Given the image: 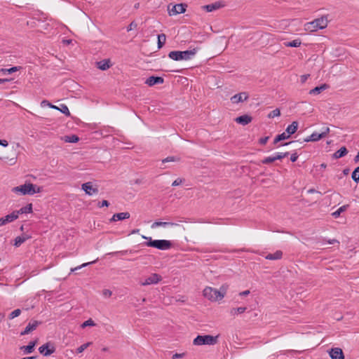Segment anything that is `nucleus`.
I'll return each instance as SVG.
<instances>
[{
  "label": "nucleus",
  "mask_w": 359,
  "mask_h": 359,
  "mask_svg": "<svg viewBox=\"0 0 359 359\" xmlns=\"http://www.w3.org/2000/svg\"><path fill=\"white\" fill-rule=\"evenodd\" d=\"M43 191L42 187H39L31 182H25L22 185L15 187L13 188L12 191L14 193L20 192L22 195H34L37 193H41Z\"/></svg>",
  "instance_id": "nucleus-1"
},
{
  "label": "nucleus",
  "mask_w": 359,
  "mask_h": 359,
  "mask_svg": "<svg viewBox=\"0 0 359 359\" xmlns=\"http://www.w3.org/2000/svg\"><path fill=\"white\" fill-rule=\"evenodd\" d=\"M198 50H200V48L196 47L193 49L184 51L172 50L168 53V57L175 61L189 60L196 54Z\"/></svg>",
  "instance_id": "nucleus-2"
},
{
  "label": "nucleus",
  "mask_w": 359,
  "mask_h": 359,
  "mask_svg": "<svg viewBox=\"0 0 359 359\" xmlns=\"http://www.w3.org/2000/svg\"><path fill=\"white\" fill-rule=\"evenodd\" d=\"M142 238L147 240L143 245L151 247L161 250H166L172 247V243L168 240H153L151 237L142 236Z\"/></svg>",
  "instance_id": "nucleus-3"
},
{
  "label": "nucleus",
  "mask_w": 359,
  "mask_h": 359,
  "mask_svg": "<svg viewBox=\"0 0 359 359\" xmlns=\"http://www.w3.org/2000/svg\"><path fill=\"white\" fill-rule=\"evenodd\" d=\"M227 290V286L222 285L220 287V290H218L217 289L210 287H206L203 290V296L208 299L210 301H218L222 299L224 294H226Z\"/></svg>",
  "instance_id": "nucleus-4"
},
{
  "label": "nucleus",
  "mask_w": 359,
  "mask_h": 359,
  "mask_svg": "<svg viewBox=\"0 0 359 359\" xmlns=\"http://www.w3.org/2000/svg\"><path fill=\"white\" fill-rule=\"evenodd\" d=\"M327 19L326 17L315 19L312 22H308L305 25V29L310 32H316L318 29H322L327 26Z\"/></svg>",
  "instance_id": "nucleus-5"
},
{
  "label": "nucleus",
  "mask_w": 359,
  "mask_h": 359,
  "mask_svg": "<svg viewBox=\"0 0 359 359\" xmlns=\"http://www.w3.org/2000/svg\"><path fill=\"white\" fill-rule=\"evenodd\" d=\"M218 336L213 337L212 335H198L193 341L194 345H215L217 343Z\"/></svg>",
  "instance_id": "nucleus-6"
},
{
  "label": "nucleus",
  "mask_w": 359,
  "mask_h": 359,
  "mask_svg": "<svg viewBox=\"0 0 359 359\" xmlns=\"http://www.w3.org/2000/svg\"><path fill=\"white\" fill-rule=\"evenodd\" d=\"M170 5L171 4L168 6V13L170 15H175L177 14L184 13L186 11V8L187 7V5L183 3L173 5L171 8Z\"/></svg>",
  "instance_id": "nucleus-7"
},
{
  "label": "nucleus",
  "mask_w": 359,
  "mask_h": 359,
  "mask_svg": "<svg viewBox=\"0 0 359 359\" xmlns=\"http://www.w3.org/2000/svg\"><path fill=\"white\" fill-rule=\"evenodd\" d=\"M39 351L44 356H49L55 351L54 344L50 341L44 344L39 348Z\"/></svg>",
  "instance_id": "nucleus-8"
},
{
  "label": "nucleus",
  "mask_w": 359,
  "mask_h": 359,
  "mask_svg": "<svg viewBox=\"0 0 359 359\" xmlns=\"http://www.w3.org/2000/svg\"><path fill=\"white\" fill-rule=\"evenodd\" d=\"M42 324L41 321L32 320L28 325L26 326L25 330L21 332L20 335H26L35 330L37 327Z\"/></svg>",
  "instance_id": "nucleus-9"
},
{
  "label": "nucleus",
  "mask_w": 359,
  "mask_h": 359,
  "mask_svg": "<svg viewBox=\"0 0 359 359\" xmlns=\"http://www.w3.org/2000/svg\"><path fill=\"white\" fill-rule=\"evenodd\" d=\"M161 280V276L158 273H152L149 277L147 278L144 282H142L141 285L145 286L151 284H156Z\"/></svg>",
  "instance_id": "nucleus-10"
},
{
  "label": "nucleus",
  "mask_w": 359,
  "mask_h": 359,
  "mask_svg": "<svg viewBox=\"0 0 359 359\" xmlns=\"http://www.w3.org/2000/svg\"><path fill=\"white\" fill-rule=\"evenodd\" d=\"M248 98L249 95L247 92H241L232 96L230 100L233 104H237L246 101Z\"/></svg>",
  "instance_id": "nucleus-11"
},
{
  "label": "nucleus",
  "mask_w": 359,
  "mask_h": 359,
  "mask_svg": "<svg viewBox=\"0 0 359 359\" xmlns=\"http://www.w3.org/2000/svg\"><path fill=\"white\" fill-rule=\"evenodd\" d=\"M81 189L89 196L98 193V189L97 187H93V184L90 182L83 183L81 185Z\"/></svg>",
  "instance_id": "nucleus-12"
},
{
  "label": "nucleus",
  "mask_w": 359,
  "mask_h": 359,
  "mask_svg": "<svg viewBox=\"0 0 359 359\" xmlns=\"http://www.w3.org/2000/svg\"><path fill=\"white\" fill-rule=\"evenodd\" d=\"M164 83V79L161 76H151L145 81V84L149 86H154L156 84H162Z\"/></svg>",
  "instance_id": "nucleus-13"
},
{
  "label": "nucleus",
  "mask_w": 359,
  "mask_h": 359,
  "mask_svg": "<svg viewBox=\"0 0 359 359\" xmlns=\"http://www.w3.org/2000/svg\"><path fill=\"white\" fill-rule=\"evenodd\" d=\"M332 359H344L343 351L340 348H332L329 352Z\"/></svg>",
  "instance_id": "nucleus-14"
},
{
  "label": "nucleus",
  "mask_w": 359,
  "mask_h": 359,
  "mask_svg": "<svg viewBox=\"0 0 359 359\" xmlns=\"http://www.w3.org/2000/svg\"><path fill=\"white\" fill-rule=\"evenodd\" d=\"M224 6V4L221 1H216L213 4L205 5L202 6V8L206 12H212Z\"/></svg>",
  "instance_id": "nucleus-15"
},
{
  "label": "nucleus",
  "mask_w": 359,
  "mask_h": 359,
  "mask_svg": "<svg viewBox=\"0 0 359 359\" xmlns=\"http://www.w3.org/2000/svg\"><path fill=\"white\" fill-rule=\"evenodd\" d=\"M252 120V117L248 114H244L238 116L235 118V121L242 126H246L249 124Z\"/></svg>",
  "instance_id": "nucleus-16"
},
{
  "label": "nucleus",
  "mask_w": 359,
  "mask_h": 359,
  "mask_svg": "<svg viewBox=\"0 0 359 359\" xmlns=\"http://www.w3.org/2000/svg\"><path fill=\"white\" fill-rule=\"evenodd\" d=\"M37 343L38 339H36L34 341H30L28 345L21 346L20 349L22 350L25 354L32 353L34 351V347L37 344Z\"/></svg>",
  "instance_id": "nucleus-17"
},
{
  "label": "nucleus",
  "mask_w": 359,
  "mask_h": 359,
  "mask_svg": "<svg viewBox=\"0 0 359 359\" xmlns=\"http://www.w3.org/2000/svg\"><path fill=\"white\" fill-rule=\"evenodd\" d=\"M130 217V214L128 212H119L114 214L111 218V222L121 221L126 219H128Z\"/></svg>",
  "instance_id": "nucleus-18"
},
{
  "label": "nucleus",
  "mask_w": 359,
  "mask_h": 359,
  "mask_svg": "<svg viewBox=\"0 0 359 359\" xmlns=\"http://www.w3.org/2000/svg\"><path fill=\"white\" fill-rule=\"evenodd\" d=\"M111 65V61L109 59H104L96 62V67L103 71L108 69Z\"/></svg>",
  "instance_id": "nucleus-19"
},
{
  "label": "nucleus",
  "mask_w": 359,
  "mask_h": 359,
  "mask_svg": "<svg viewBox=\"0 0 359 359\" xmlns=\"http://www.w3.org/2000/svg\"><path fill=\"white\" fill-rule=\"evenodd\" d=\"M298 126H299V123L297 121H293L290 125H289L287 127V128L285 130L286 135H289V137H290V135L294 134L298 129Z\"/></svg>",
  "instance_id": "nucleus-20"
},
{
  "label": "nucleus",
  "mask_w": 359,
  "mask_h": 359,
  "mask_svg": "<svg viewBox=\"0 0 359 359\" xmlns=\"http://www.w3.org/2000/svg\"><path fill=\"white\" fill-rule=\"evenodd\" d=\"M323 137V135L321 133H318L317 132L313 133L310 136H308L306 138L304 139V142H316L320 140H321Z\"/></svg>",
  "instance_id": "nucleus-21"
},
{
  "label": "nucleus",
  "mask_w": 359,
  "mask_h": 359,
  "mask_svg": "<svg viewBox=\"0 0 359 359\" xmlns=\"http://www.w3.org/2000/svg\"><path fill=\"white\" fill-rule=\"evenodd\" d=\"M15 220V215L14 214L11 213L9 215H7L6 216L4 217L0 218V226H4L7 223H10Z\"/></svg>",
  "instance_id": "nucleus-22"
},
{
  "label": "nucleus",
  "mask_w": 359,
  "mask_h": 359,
  "mask_svg": "<svg viewBox=\"0 0 359 359\" xmlns=\"http://www.w3.org/2000/svg\"><path fill=\"white\" fill-rule=\"evenodd\" d=\"M348 151L346 149V147H342L333 154L332 158L335 159L342 158L348 154Z\"/></svg>",
  "instance_id": "nucleus-23"
},
{
  "label": "nucleus",
  "mask_w": 359,
  "mask_h": 359,
  "mask_svg": "<svg viewBox=\"0 0 359 359\" xmlns=\"http://www.w3.org/2000/svg\"><path fill=\"white\" fill-rule=\"evenodd\" d=\"M283 257V252L281 250H276L274 253H269L265 259L269 260H278L280 259Z\"/></svg>",
  "instance_id": "nucleus-24"
},
{
  "label": "nucleus",
  "mask_w": 359,
  "mask_h": 359,
  "mask_svg": "<svg viewBox=\"0 0 359 359\" xmlns=\"http://www.w3.org/2000/svg\"><path fill=\"white\" fill-rule=\"evenodd\" d=\"M31 236L27 234H22V236H17L15 238L14 245L15 247L20 246L23 243H25L27 240L29 239Z\"/></svg>",
  "instance_id": "nucleus-25"
},
{
  "label": "nucleus",
  "mask_w": 359,
  "mask_h": 359,
  "mask_svg": "<svg viewBox=\"0 0 359 359\" xmlns=\"http://www.w3.org/2000/svg\"><path fill=\"white\" fill-rule=\"evenodd\" d=\"M329 86L326 83L322 84L319 86H316L314 88L311 89L309 91V94L311 95H318L322 93L325 89L328 88Z\"/></svg>",
  "instance_id": "nucleus-26"
},
{
  "label": "nucleus",
  "mask_w": 359,
  "mask_h": 359,
  "mask_svg": "<svg viewBox=\"0 0 359 359\" xmlns=\"http://www.w3.org/2000/svg\"><path fill=\"white\" fill-rule=\"evenodd\" d=\"M175 225H177V224L176 223H174V222H154L152 224H151V228H156L157 226H175Z\"/></svg>",
  "instance_id": "nucleus-27"
},
{
  "label": "nucleus",
  "mask_w": 359,
  "mask_h": 359,
  "mask_svg": "<svg viewBox=\"0 0 359 359\" xmlns=\"http://www.w3.org/2000/svg\"><path fill=\"white\" fill-rule=\"evenodd\" d=\"M63 140L65 142L76 143L79 141V137L76 135H65Z\"/></svg>",
  "instance_id": "nucleus-28"
},
{
  "label": "nucleus",
  "mask_w": 359,
  "mask_h": 359,
  "mask_svg": "<svg viewBox=\"0 0 359 359\" xmlns=\"http://www.w3.org/2000/svg\"><path fill=\"white\" fill-rule=\"evenodd\" d=\"M288 138L289 135H287L286 133L283 132V133L276 135V137L273 140V144L274 145H276L277 143H278L279 142L287 140Z\"/></svg>",
  "instance_id": "nucleus-29"
},
{
  "label": "nucleus",
  "mask_w": 359,
  "mask_h": 359,
  "mask_svg": "<svg viewBox=\"0 0 359 359\" xmlns=\"http://www.w3.org/2000/svg\"><path fill=\"white\" fill-rule=\"evenodd\" d=\"M246 309H247V307H245V306L233 308L231 309L230 313L231 316H235L236 315L243 313L246 311Z\"/></svg>",
  "instance_id": "nucleus-30"
},
{
  "label": "nucleus",
  "mask_w": 359,
  "mask_h": 359,
  "mask_svg": "<svg viewBox=\"0 0 359 359\" xmlns=\"http://www.w3.org/2000/svg\"><path fill=\"white\" fill-rule=\"evenodd\" d=\"M22 69V67H21V66H15V67H11L9 69H1V72L3 74H12V73H14L17 71Z\"/></svg>",
  "instance_id": "nucleus-31"
},
{
  "label": "nucleus",
  "mask_w": 359,
  "mask_h": 359,
  "mask_svg": "<svg viewBox=\"0 0 359 359\" xmlns=\"http://www.w3.org/2000/svg\"><path fill=\"white\" fill-rule=\"evenodd\" d=\"M349 205H344L338 208L335 212H334L332 215L334 218H337L340 216L341 213L346 211L348 208Z\"/></svg>",
  "instance_id": "nucleus-32"
},
{
  "label": "nucleus",
  "mask_w": 359,
  "mask_h": 359,
  "mask_svg": "<svg viewBox=\"0 0 359 359\" xmlns=\"http://www.w3.org/2000/svg\"><path fill=\"white\" fill-rule=\"evenodd\" d=\"M165 40H166V36L165 34H158V48L160 49L161 48L165 43Z\"/></svg>",
  "instance_id": "nucleus-33"
},
{
  "label": "nucleus",
  "mask_w": 359,
  "mask_h": 359,
  "mask_svg": "<svg viewBox=\"0 0 359 359\" xmlns=\"http://www.w3.org/2000/svg\"><path fill=\"white\" fill-rule=\"evenodd\" d=\"M302 42H301V40L300 39H294L292 41H288V42H286L285 43V46L286 47H299L300 46Z\"/></svg>",
  "instance_id": "nucleus-34"
},
{
  "label": "nucleus",
  "mask_w": 359,
  "mask_h": 359,
  "mask_svg": "<svg viewBox=\"0 0 359 359\" xmlns=\"http://www.w3.org/2000/svg\"><path fill=\"white\" fill-rule=\"evenodd\" d=\"M351 178L356 183L359 182V166L355 168L351 174Z\"/></svg>",
  "instance_id": "nucleus-35"
},
{
  "label": "nucleus",
  "mask_w": 359,
  "mask_h": 359,
  "mask_svg": "<svg viewBox=\"0 0 359 359\" xmlns=\"http://www.w3.org/2000/svg\"><path fill=\"white\" fill-rule=\"evenodd\" d=\"M57 109L60 110L62 114H65L66 116H70V112L67 105L62 104L60 105V107H58Z\"/></svg>",
  "instance_id": "nucleus-36"
},
{
  "label": "nucleus",
  "mask_w": 359,
  "mask_h": 359,
  "mask_svg": "<svg viewBox=\"0 0 359 359\" xmlns=\"http://www.w3.org/2000/svg\"><path fill=\"white\" fill-rule=\"evenodd\" d=\"M280 116V111L279 109L276 108L274 110L271 111L269 114H268V118H273L274 117H276V116Z\"/></svg>",
  "instance_id": "nucleus-37"
},
{
  "label": "nucleus",
  "mask_w": 359,
  "mask_h": 359,
  "mask_svg": "<svg viewBox=\"0 0 359 359\" xmlns=\"http://www.w3.org/2000/svg\"><path fill=\"white\" fill-rule=\"evenodd\" d=\"M92 344V342H87L86 344H82L81 346H80L79 347H78L76 348V353H82L85 349H86L90 344Z\"/></svg>",
  "instance_id": "nucleus-38"
},
{
  "label": "nucleus",
  "mask_w": 359,
  "mask_h": 359,
  "mask_svg": "<svg viewBox=\"0 0 359 359\" xmlns=\"http://www.w3.org/2000/svg\"><path fill=\"white\" fill-rule=\"evenodd\" d=\"M180 160V158L176 156H168L167 158L162 160V163H168V162H175V161H179Z\"/></svg>",
  "instance_id": "nucleus-39"
},
{
  "label": "nucleus",
  "mask_w": 359,
  "mask_h": 359,
  "mask_svg": "<svg viewBox=\"0 0 359 359\" xmlns=\"http://www.w3.org/2000/svg\"><path fill=\"white\" fill-rule=\"evenodd\" d=\"M21 313V310L20 309H17L15 310H14L13 311H12L10 314H9V319H13L14 318H16L18 316H19Z\"/></svg>",
  "instance_id": "nucleus-40"
},
{
  "label": "nucleus",
  "mask_w": 359,
  "mask_h": 359,
  "mask_svg": "<svg viewBox=\"0 0 359 359\" xmlns=\"http://www.w3.org/2000/svg\"><path fill=\"white\" fill-rule=\"evenodd\" d=\"M289 155V152H279L277 153L276 155L274 156L275 161L276 160H281L284 158L285 157H287Z\"/></svg>",
  "instance_id": "nucleus-41"
},
{
  "label": "nucleus",
  "mask_w": 359,
  "mask_h": 359,
  "mask_svg": "<svg viewBox=\"0 0 359 359\" xmlns=\"http://www.w3.org/2000/svg\"><path fill=\"white\" fill-rule=\"evenodd\" d=\"M25 214L32 212V204L28 203L26 206L21 208Z\"/></svg>",
  "instance_id": "nucleus-42"
},
{
  "label": "nucleus",
  "mask_w": 359,
  "mask_h": 359,
  "mask_svg": "<svg viewBox=\"0 0 359 359\" xmlns=\"http://www.w3.org/2000/svg\"><path fill=\"white\" fill-rule=\"evenodd\" d=\"M94 325H95L94 321L90 318V319L84 321L82 323L81 327L85 328L86 327H88V326H94Z\"/></svg>",
  "instance_id": "nucleus-43"
},
{
  "label": "nucleus",
  "mask_w": 359,
  "mask_h": 359,
  "mask_svg": "<svg viewBox=\"0 0 359 359\" xmlns=\"http://www.w3.org/2000/svg\"><path fill=\"white\" fill-rule=\"evenodd\" d=\"M274 161H276L274 156H268V157L264 158L262 161V163L263 164H269V163H273Z\"/></svg>",
  "instance_id": "nucleus-44"
},
{
  "label": "nucleus",
  "mask_w": 359,
  "mask_h": 359,
  "mask_svg": "<svg viewBox=\"0 0 359 359\" xmlns=\"http://www.w3.org/2000/svg\"><path fill=\"white\" fill-rule=\"evenodd\" d=\"M96 261H97V259H96V260H94V261H93V262H87V263H84V264H81V266H77V267H75V268H74V269H71V271H72V272H73V271H76V270H78V269H81V268H83V267L87 266H88V265H90V264H92L95 263Z\"/></svg>",
  "instance_id": "nucleus-45"
},
{
  "label": "nucleus",
  "mask_w": 359,
  "mask_h": 359,
  "mask_svg": "<svg viewBox=\"0 0 359 359\" xmlns=\"http://www.w3.org/2000/svg\"><path fill=\"white\" fill-rule=\"evenodd\" d=\"M109 205V203L108 201L107 200H103L102 202H99L98 203V205L97 206L99 208H102V207H108Z\"/></svg>",
  "instance_id": "nucleus-46"
},
{
  "label": "nucleus",
  "mask_w": 359,
  "mask_h": 359,
  "mask_svg": "<svg viewBox=\"0 0 359 359\" xmlns=\"http://www.w3.org/2000/svg\"><path fill=\"white\" fill-rule=\"evenodd\" d=\"M269 136H266V137H262L259 140V143L262 145H264L266 144L267 141L269 140Z\"/></svg>",
  "instance_id": "nucleus-47"
},
{
  "label": "nucleus",
  "mask_w": 359,
  "mask_h": 359,
  "mask_svg": "<svg viewBox=\"0 0 359 359\" xmlns=\"http://www.w3.org/2000/svg\"><path fill=\"white\" fill-rule=\"evenodd\" d=\"M137 23H135V22H132L128 27H127V31L128 32H130L131 30H133V29L136 28L137 27Z\"/></svg>",
  "instance_id": "nucleus-48"
},
{
  "label": "nucleus",
  "mask_w": 359,
  "mask_h": 359,
  "mask_svg": "<svg viewBox=\"0 0 359 359\" xmlns=\"http://www.w3.org/2000/svg\"><path fill=\"white\" fill-rule=\"evenodd\" d=\"M184 181V180L181 179V178H177L176 179L172 184V186L173 187H177L180 184H181L182 183V182Z\"/></svg>",
  "instance_id": "nucleus-49"
},
{
  "label": "nucleus",
  "mask_w": 359,
  "mask_h": 359,
  "mask_svg": "<svg viewBox=\"0 0 359 359\" xmlns=\"http://www.w3.org/2000/svg\"><path fill=\"white\" fill-rule=\"evenodd\" d=\"M13 214H14V215H15V219H17L19 217V215L20 214H25L24 212L22 211V208H20V210H15L13 212Z\"/></svg>",
  "instance_id": "nucleus-50"
},
{
  "label": "nucleus",
  "mask_w": 359,
  "mask_h": 359,
  "mask_svg": "<svg viewBox=\"0 0 359 359\" xmlns=\"http://www.w3.org/2000/svg\"><path fill=\"white\" fill-rule=\"evenodd\" d=\"M185 353H175L172 356V359H177V358H181L184 356Z\"/></svg>",
  "instance_id": "nucleus-51"
},
{
  "label": "nucleus",
  "mask_w": 359,
  "mask_h": 359,
  "mask_svg": "<svg viewBox=\"0 0 359 359\" xmlns=\"http://www.w3.org/2000/svg\"><path fill=\"white\" fill-rule=\"evenodd\" d=\"M297 158H298V155H297V153H294V154H292L291 155V156H290V161H291L292 162H295V161H297Z\"/></svg>",
  "instance_id": "nucleus-52"
},
{
  "label": "nucleus",
  "mask_w": 359,
  "mask_h": 359,
  "mask_svg": "<svg viewBox=\"0 0 359 359\" xmlns=\"http://www.w3.org/2000/svg\"><path fill=\"white\" fill-rule=\"evenodd\" d=\"M329 132H330V128L328 127L325 128L324 131H323L321 133L323 137H325L327 136V135L329 133Z\"/></svg>",
  "instance_id": "nucleus-53"
},
{
  "label": "nucleus",
  "mask_w": 359,
  "mask_h": 359,
  "mask_svg": "<svg viewBox=\"0 0 359 359\" xmlns=\"http://www.w3.org/2000/svg\"><path fill=\"white\" fill-rule=\"evenodd\" d=\"M307 192L309 194H313V193H318L320 194V195H323V194L320 191H316L315 189L312 188V189H310L307 191Z\"/></svg>",
  "instance_id": "nucleus-54"
},
{
  "label": "nucleus",
  "mask_w": 359,
  "mask_h": 359,
  "mask_svg": "<svg viewBox=\"0 0 359 359\" xmlns=\"http://www.w3.org/2000/svg\"><path fill=\"white\" fill-rule=\"evenodd\" d=\"M112 292L109 290H103V294L104 296L110 297L111 295Z\"/></svg>",
  "instance_id": "nucleus-55"
},
{
  "label": "nucleus",
  "mask_w": 359,
  "mask_h": 359,
  "mask_svg": "<svg viewBox=\"0 0 359 359\" xmlns=\"http://www.w3.org/2000/svg\"><path fill=\"white\" fill-rule=\"evenodd\" d=\"M309 74H304L301 76V81L302 83H304L306 82V81L307 80V79L309 77Z\"/></svg>",
  "instance_id": "nucleus-56"
},
{
  "label": "nucleus",
  "mask_w": 359,
  "mask_h": 359,
  "mask_svg": "<svg viewBox=\"0 0 359 359\" xmlns=\"http://www.w3.org/2000/svg\"><path fill=\"white\" fill-rule=\"evenodd\" d=\"M8 144L7 140H0V145L3 147H7Z\"/></svg>",
  "instance_id": "nucleus-57"
},
{
  "label": "nucleus",
  "mask_w": 359,
  "mask_h": 359,
  "mask_svg": "<svg viewBox=\"0 0 359 359\" xmlns=\"http://www.w3.org/2000/svg\"><path fill=\"white\" fill-rule=\"evenodd\" d=\"M250 290H245L243 292H240L239 295L240 296H247L250 294Z\"/></svg>",
  "instance_id": "nucleus-58"
},
{
  "label": "nucleus",
  "mask_w": 359,
  "mask_h": 359,
  "mask_svg": "<svg viewBox=\"0 0 359 359\" xmlns=\"http://www.w3.org/2000/svg\"><path fill=\"white\" fill-rule=\"evenodd\" d=\"M299 142V140L298 141H291V142H289L283 143L280 145L281 146H286V145L294 144V143H296V142Z\"/></svg>",
  "instance_id": "nucleus-59"
},
{
  "label": "nucleus",
  "mask_w": 359,
  "mask_h": 359,
  "mask_svg": "<svg viewBox=\"0 0 359 359\" xmlns=\"http://www.w3.org/2000/svg\"><path fill=\"white\" fill-rule=\"evenodd\" d=\"M11 80L10 79H0V84L1 83H4L6 82H8L10 81Z\"/></svg>",
  "instance_id": "nucleus-60"
},
{
  "label": "nucleus",
  "mask_w": 359,
  "mask_h": 359,
  "mask_svg": "<svg viewBox=\"0 0 359 359\" xmlns=\"http://www.w3.org/2000/svg\"><path fill=\"white\" fill-rule=\"evenodd\" d=\"M353 161L355 163L359 162V151L358 152L357 155L355 156Z\"/></svg>",
  "instance_id": "nucleus-61"
},
{
  "label": "nucleus",
  "mask_w": 359,
  "mask_h": 359,
  "mask_svg": "<svg viewBox=\"0 0 359 359\" xmlns=\"http://www.w3.org/2000/svg\"><path fill=\"white\" fill-rule=\"evenodd\" d=\"M348 173H349V169H348V168H345V169L343 170V174H344V175H347Z\"/></svg>",
  "instance_id": "nucleus-62"
},
{
  "label": "nucleus",
  "mask_w": 359,
  "mask_h": 359,
  "mask_svg": "<svg viewBox=\"0 0 359 359\" xmlns=\"http://www.w3.org/2000/svg\"><path fill=\"white\" fill-rule=\"evenodd\" d=\"M48 105L50 108L56 109H58V107H56V106H55V105L52 104H51V103H50V102H48Z\"/></svg>",
  "instance_id": "nucleus-63"
},
{
  "label": "nucleus",
  "mask_w": 359,
  "mask_h": 359,
  "mask_svg": "<svg viewBox=\"0 0 359 359\" xmlns=\"http://www.w3.org/2000/svg\"><path fill=\"white\" fill-rule=\"evenodd\" d=\"M139 231H140V229H133V230L132 231L131 233H132V234L137 233Z\"/></svg>",
  "instance_id": "nucleus-64"
}]
</instances>
